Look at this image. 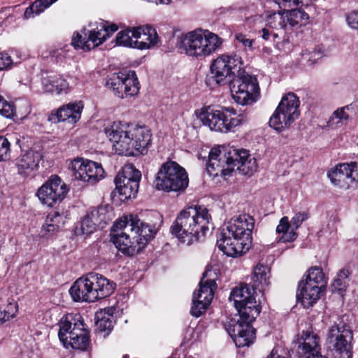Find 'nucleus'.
<instances>
[{"instance_id":"1","label":"nucleus","mask_w":358,"mask_h":358,"mask_svg":"<svg viewBox=\"0 0 358 358\" xmlns=\"http://www.w3.org/2000/svg\"><path fill=\"white\" fill-rule=\"evenodd\" d=\"M254 289L248 285H241L232 289L229 296L238 314L228 318L224 327L238 348L249 346L255 340V329L252 322L260 313L254 296Z\"/></svg>"},{"instance_id":"2","label":"nucleus","mask_w":358,"mask_h":358,"mask_svg":"<svg viewBox=\"0 0 358 358\" xmlns=\"http://www.w3.org/2000/svg\"><path fill=\"white\" fill-rule=\"evenodd\" d=\"M104 132L118 155L136 156L145 154L151 143L152 134L144 126L124 121H114L104 128Z\"/></svg>"},{"instance_id":"3","label":"nucleus","mask_w":358,"mask_h":358,"mask_svg":"<svg viewBox=\"0 0 358 358\" xmlns=\"http://www.w3.org/2000/svg\"><path fill=\"white\" fill-rule=\"evenodd\" d=\"M236 168L243 175H252L257 171V159L246 150H238L234 147L213 148L208 155L206 164L208 173L213 177L226 178L230 176Z\"/></svg>"},{"instance_id":"4","label":"nucleus","mask_w":358,"mask_h":358,"mask_svg":"<svg viewBox=\"0 0 358 358\" xmlns=\"http://www.w3.org/2000/svg\"><path fill=\"white\" fill-rule=\"evenodd\" d=\"M254 218L248 214L239 215L230 219L223 229L217 245L224 254L236 257L250 248Z\"/></svg>"},{"instance_id":"5","label":"nucleus","mask_w":358,"mask_h":358,"mask_svg":"<svg viewBox=\"0 0 358 358\" xmlns=\"http://www.w3.org/2000/svg\"><path fill=\"white\" fill-rule=\"evenodd\" d=\"M210 220L206 208L190 206L180 213L170 231L179 243L190 245L205 236L209 230Z\"/></svg>"},{"instance_id":"6","label":"nucleus","mask_w":358,"mask_h":358,"mask_svg":"<svg viewBox=\"0 0 358 358\" xmlns=\"http://www.w3.org/2000/svg\"><path fill=\"white\" fill-rule=\"evenodd\" d=\"M222 43L217 34L208 29H196L180 36L179 49L187 56L201 60L215 52Z\"/></svg>"},{"instance_id":"7","label":"nucleus","mask_w":358,"mask_h":358,"mask_svg":"<svg viewBox=\"0 0 358 358\" xmlns=\"http://www.w3.org/2000/svg\"><path fill=\"white\" fill-rule=\"evenodd\" d=\"M196 115L203 125L212 131L222 133L231 131L247 120L244 113H237L235 109L230 107L205 106L196 110Z\"/></svg>"},{"instance_id":"8","label":"nucleus","mask_w":358,"mask_h":358,"mask_svg":"<svg viewBox=\"0 0 358 358\" xmlns=\"http://www.w3.org/2000/svg\"><path fill=\"white\" fill-rule=\"evenodd\" d=\"M119 45L148 50L156 46L160 41L156 29L149 25H143L120 31L116 36Z\"/></svg>"},{"instance_id":"9","label":"nucleus","mask_w":358,"mask_h":358,"mask_svg":"<svg viewBox=\"0 0 358 358\" xmlns=\"http://www.w3.org/2000/svg\"><path fill=\"white\" fill-rule=\"evenodd\" d=\"M87 33H76L72 38L71 45L75 49L89 51L101 45L108 37L118 30L115 24L106 21L90 23Z\"/></svg>"},{"instance_id":"10","label":"nucleus","mask_w":358,"mask_h":358,"mask_svg":"<svg viewBox=\"0 0 358 358\" xmlns=\"http://www.w3.org/2000/svg\"><path fill=\"white\" fill-rule=\"evenodd\" d=\"M218 274L216 268H206L199 282V289L193 294L191 314L198 317L201 316L211 303L217 289L216 280Z\"/></svg>"},{"instance_id":"11","label":"nucleus","mask_w":358,"mask_h":358,"mask_svg":"<svg viewBox=\"0 0 358 358\" xmlns=\"http://www.w3.org/2000/svg\"><path fill=\"white\" fill-rule=\"evenodd\" d=\"M188 182L185 170L175 162H168L158 171L155 185L159 190L178 192L184 190Z\"/></svg>"},{"instance_id":"12","label":"nucleus","mask_w":358,"mask_h":358,"mask_svg":"<svg viewBox=\"0 0 358 358\" xmlns=\"http://www.w3.org/2000/svg\"><path fill=\"white\" fill-rule=\"evenodd\" d=\"M299 106L300 101L295 94L284 95L270 117V127L278 131L289 128L300 115Z\"/></svg>"},{"instance_id":"13","label":"nucleus","mask_w":358,"mask_h":358,"mask_svg":"<svg viewBox=\"0 0 358 358\" xmlns=\"http://www.w3.org/2000/svg\"><path fill=\"white\" fill-rule=\"evenodd\" d=\"M58 336L66 348L85 350L89 345V331L83 321L78 320L73 323L69 317H63L59 323Z\"/></svg>"},{"instance_id":"14","label":"nucleus","mask_w":358,"mask_h":358,"mask_svg":"<svg viewBox=\"0 0 358 358\" xmlns=\"http://www.w3.org/2000/svg\"><path fill=\"white\" fill-rule=\"evenodd\" d=\"M243 69L242 58L236 54L222 55L214 59L210 65L212 78L219 85L231 81L232 78Z\"/></svg>"},{"instance_id":"15","label":"nucleus","mask_w":358,"mask_h":358,"mask_svg":"<svg viewBox=\"0 0 358 358\" xmlns=\"http://www.w3.org/2000/svg\"><path fill=\"white\" fill-rule=\"evenodd\" d=\"M133 229L134 227L129 224L127 218L123 216L114 223L111 232V239L116 248L129 256H133L141 250L137 238H133Z\"/></svg>"},{"instance_id":"16","label":"nucleus","mask_w":358,"mask_h":358,"mask_svg":"<svg viewBox=\"0 0 358 358\" xmlns=\"http://www.w3.org/2000/svg\"><path fill=\"white\" fill-rule=\"evenodd\" d=\"M230 90L233 99L237 103L244 106L255 101V97L259 93V85L256 78L245 74L243 69L231 81Z\"/></svg>"},{"instance_id":"17","label":"nucleus","mask_w":358,"mask_h":358,"mask_svg":"<svg viewBox=\"0 0 358 358\" xmlns=\"http://www.w3.org/2000/svg\"><path fill=\"white\" fill-rule=\"evenodd\" d=\"M353 334L346 325L334 324L329 327L326 334V342L330 345L334 355L339 358H352Z\"/></svg>"},{"instance_id":"18","label":"nucleus","mask_w":358,"mask_h":358,"mask_svg":"<svg viewBox=\"0 0 358 358\" xmlns=\"http://www.w3.org/2000/svg\"><path fill=\"white\" fill-rule=\"evenodd\" d=\"M141 173L132 164L124 166L115 178V189L120 200L135 198L138 190Z\"/></svg>"},{"instance_id":"19","label":"nucleus","mask_w":358,"mask_h":358,"mask_svg":"<svg viewBox=\"0 0 358 358\" xmlns=\"http://www.w3.org/2000/svg\"><path fill=\"white\" fill-rule=\"evenodd\" d=\"M106 86L122 99L137 94L140 89L136 74L131 70L114 73L107 80Z\"/></svg>"},{"instance_id":"20","label":"nucleus","mask_w":358,"mask_h":358,"mask_svg":"<svg viewBox=\"0 0 358 358\" xmlns=\"http://www.w3.org/2000/svg\"><path fill=\"white\" fill-rule=\"evenodd\" d=\"M69 169L76 180L94 185L105 177V171L101 164L83 159L71 162Z\"/></svg>"},{"instance_id":"21","label":"nucleus","mask_w":358,"mask_h":358,"mask_svg":"<svg viewBox=\"0 0 358 358\" xmlns=\"http://www.w3.org/2000/svg\"><path fill=\"white\" fill-rule=\"evenodd\" d=\"M320 337L312 329L298 333L294 340L296 352L300 358H320L324 357L321 352Z\"/></svg>"},{"instance_id":"22","label":"nucleus","mask_w":358,"mask_h":358,"mask_svg":"<svg viewBox=\"0 0 358 358\" xmlns=\"http://www.w3.org/2000/svg\"><path fill=\"white\" fill-rule=\"evenodd\" d=\"M67 190L60 178L52 176L38 189L36 194L43 204L52 206L64 199Z\"/></svg>"},{"instance_id":"23","label":"nucleus","mask_w":358,"mask_h":358,"mask_svg":"<svg viewBox=\"0 0 358 358\" xmlns=\"http://www.w3.org/2000/svg\"><path fill=\"white\" fill-rule=\"evenodd\" d=\"M87 275L90 289L93 292L91 293L92 302L108 297L113 294L116 287L113 281L96 273H89Z\"/></svg>"},{"instance_id":"24","label":"nucleus","mask_w":358,"mask_h":358,"mask_svg":"<svg viewBox=\"0 0 358 358\" xmlns=\"http://www.w3.org/2000/svg\"><path fill=\"white\" fill-rule=\"evenodd\" d=\"M83 106V103L80 101L70 102L52 111L48 120L55 123L64 121L76 123L80 119Z\"/></svg>"},{"instance_id":"25","label":"nucleus","mask_w":358,"mask_h":358,"mask_svg":"<svg viewBox=\"0 0 358 358\" xmlns=\"http://www.w3.org/2000/svg\"><path fill=\"white\" fill-rule=\"evenodd\" d=\"M124 217L127 218L129 224L134 227V236L133 238H137L142 250L147 242L155 236L157 233L155 227L141 222L136 215H124Z\"/></svg>"},{"instance_id":"26","label":"nucleus","mask_w":358,"mask_h":358,"mask_svg":"<svg viewBox=\"0 0 358 358\" xmlns=\"http://www.w3.org/2000/svg\"><path fill=\"white\" fill-rule=\"evenodd\" d=\"M324 289L301 280L299 282L296 298L305 308L312 307L320 298Z\"/></svg>"},{"instance_id":"27","label":"nucleus","mask_w":358,"mask_h":358,"mask_svg":"<svg viewBox=\"0 0 358 358\" xmlns=\"http://www.w3.org/2000/svg\"><path fill=\"white\" fill-rule=\"evenodd\" d=\"M350 173L348 163H343L330 169L327 176L334 186L342 189H348L352 187Z\"/></svg>"},{"instance_id":"28","label":"nucleus","mask_w":358,"mask_h":358,"mask_svg":"<svg viewBox=\"0 0 358 358\" xmlns=\"http://www.w3.org/2000/svg\"><path fill=\"white\" fill-rule=\"evenodd\" d=\"M41 159L42 155L38 151L30 150L22 155L16 162L19 174L24 176L29 175L38 169Z\"/></svg>"},{"instance_id":"29","label":"nucleus","mask_w":358,"mask_h":358,"mask_svg":"<svg viewBox=\"0 0 358 358\" xmlns=\"http://www.w3.org/2000/svg\"><path fill=\"white\" fill-rule=\"evenodd\" d=\"M41 85L43 91L47 93L66 94L69 89V83L61 75L55 73L43 76Z\"/></svg>"},{"instance_id":"30","label":"nucleus","mask_w":358,"mask_h":358,"mask_svg":"<svg viewBox=\"0 0 358 358\" xmlns=\"http://www.w3.org/2000/svg\"><path fill=\"white\" fill-rule=\"evenodd\" d=\"M92 292L90 289L87 274L77 279L69 289V294L73 300L77 302H92L91 297Z\"/></svg>"},{"instance_id":"31","label":"nucleus","mask_w":358,"mask_h":358,"mask_svg":"<svg viewBox=\"0 0 358 358\" xmlns=\"http://www.w3.org/2000/svg\"><path fill=\"white\" fill-rule=\"evenodd\" d=\"M357 106L353 103L337 108L328 121V126L338 128L346 124L350 118V114L355 113Z\"/></svg>"},{"instance_id":"32","label":"nucleus","mask_w":358,"mask_h":358,"mask_svg":"<svg viewBox=\"0 0 358 358\" xmlns=\"http://www.w3.org/2000/svg\"><path fill=\"white\" fill-rule=\"evenodd\" d=\"M270 269L264 264H257L253 270L252 287L259 292L264 291L269 285Z\"/></svg>"},{"instance_id":"33","label":"nucleus","mask_w":358,"mask_h":358,"mask_svg":"<svg viewBox=\"0 0 358 358\" xmlns=\"http://www.w3.org/2000/svg\"><path fill=\"white\" fill-rule=\"evenodd\" d=\"M88 213L96 227L100 229H103L113 217L112 208L107 205L92 209Z\"/></svg>"},{"instance_id":"34","label":"nucleus","mask_w":358,"mask_h":358,"mask_svg":"<svg viewBox=\"0 0 358 358\" xmlns=\"http://www.w3.org/2000/svg\"><path fill=\"white\" fill-rule=\"evenodd\" d=\"M113 310L111 308L101 310L95 315L96 328L101 333L108 334L113 327Z\"/></svg>"},{"instance_id":"35","label":"nucleus","mask_w":358,"mask_h":358,"mask_svg":"<svg viewBox=\"0 0 358 358\" xmlns=\"http://www.w3.org/2000/svg\"><path fill=\"white\" fill-rule=\"evenodd\" d=\"M276 233L282 234V236L279 238V241L281 242H291L297 238V234L292 227L287 217H283L280 219L276 227Z\"/></svg>"},{"instance_id":"36","label":"nucleus","mask_w":358,"mask_h":358,"mask_svg":"<svg viewBox=\"0 0 358 358\" xmlns=\"http://www.w3.org/2000/svg\"><path fill=\"white\" fill-rule=\"evenodd\" d=\"M301 280L322 289L324 288L326 284L324 274L322 268L317 266L310 268Z\"/></svg>"},{"instance_id":"37","label":"nucleus","mask_w":358,"mask_h":358,"mask_svg":"<svg viewBox=\"0 0 358 358\" xmlns=\"http://www.w3.org/2000/svg\"><path fill=\"white\" fill-rule=\"evenodd\" d=\"M57 0H36L26 8L24 16L26 19L33 18L42 13Z\"/></svg>"},{"instance_id":"38","label":"nucleus","mask_w":358,"mask_h":358,"mask_svg":"<svg viewBox=\"0 0 358 358\" xmlns=\"http://www.w3.org/2000/svg\"><path fill=\"white\" fill-rule=\"evenodd\" d=\"M18 310V305L15 300H8L7 303H3L2 299L0 298V324L13 318Z\"/></svg>"},{"instance_id":"39","label":"nucleus","mask_w":358,"mask_h":358,"mask_svg":"<svg viewBox=\"0 0 358 358\" xmlns=\"http://www.w3.org/2000/svg\"><path fill=\"white\" fill-rule=\"evenodd\" d=\"M26 106L24 113L19 117L14 105L7 102L2 96L0 95V114L7 118L16 117L17 118L22 119L25 117L30 112L28 104H26Z\"/></svg>"},{"instance_id":"40","label":"nucleus","mask_w":358,"mask_h":358,"mask_svg":"<svg viewBox=\"0 0 358 358\" xmlns=\"http://www.w3.org/2000/svg\"><path fill=\"white\" fill-rule=\"evenodd\" d=\"M323 57V52L320 48L303 50L301 53L299 62L303 66H310Z\"/></svg>"},{"instance_id":"41","label":"nucleus","mask_w":358,"mask_h":358,"mask_svg":"<svg viewBox=\"0 0 358 358\" xmlns=\"http://www.w3.org/2000/svg\"><path fill=\"white\" fill-rule=\"evenodd\" d=\"M350 274V272L347 268H343L338 273L331 285L334 292L343 294L347 287Z\"/></svg>"},{"instance_id":"42","label":"nucleus","mask_w":358,"mask_h":358,"mask_svg":"<svg viewBox=\"0 0 358 358\" xmlns=\"http://www.w3.org/2000/svg\"><path fill=\"white\" fill-rule=\"evenodd\" d=\"M97 229L93 219H91L90 215L87 213L83 219L75 228V234L77 236L88 235L92 234Z\"/></svg>"},{"instance_id":"43","label":"nucleus","mask_w":358,"mask_h":358,"mask_svg":"<svg viewBox=\"0 0 358 358\" xmlns=\"http://www.w3.org/2000/svg\"><path fill=\"white\" fill-rule=\"evenodd\" d=\"M67 219L66 213L63 210L57 208L51 210L46 217V222L50 224H54V227L58 230L63 227Z\"/></svg>"},{"instance_id":"44","label":"nucleus","mask_w":358,"mask_h":358,"mask_svg":"<svg viewBox=\"0 0 358 358\" xmlns=\"http://www.w3.org/2000/svg\"><path fill=\"white\" fill-rule=\"evenodd\" d=\"M10 157V143L8 140L0 136V162L6 161Z\"/></svg>"},{"instance_id":"45","label":"nucleus","mask_w":358,"mask_h":358,"mask_svg":"<svg viewBox=\"0 0 358 358\" xmlns=\"http://www.w3.org/2000/svg\"><path fill=\"white\" fill-rule=\"evenodd\" d=\"M308 214L306 213L299 212L294 215L291 220V225L294 231L301 226L303 221L308 219Z\"/></svg>"},{"instance_id":"46","label":"nucleus","mask_w":358,"mask_h":358,"mask_svg":"<svg viewBox=\"0 0 358 358\" xmlns=\"http://www.w3.org/2000/svg\"><path fill=\"white\" fill-rule=\"evenodd\" d=\"M345 20L351 29L358 30V10H353L348 13Z\"/></svg>"},{"instance_id":"47","label":"nucleus","mask_w":358,"mask_h":358,"mask_svg":"<svg viewBox=\"0 0 358 358\" xmlns=\"http://www.w3.org/2000/svg\"><path fill=\"white\" fill-rule=\"evenodd\" d=\"M58 229L54 227V224L48 223L46 221L41 227L39 235L42 238H48L57 232Z\"/></svg>"},{"instance_id":"48","label":"nucleus","mask_w":358,"mask_h":358,"mask_svg":"<svg viewBox=\"0 0 358 358\" xmlns=\"http://www.w3.org/2000/svg\"><path fill=\"white\" fill-rule=\"evenodd\" d=\"M350 166V177L352 179V187L357 186L358 185V163L351 162L348 164Z\"/></svg>"},{"instance_id":"49","label":"nucleus","mask_w":358,"mask_h":358,"mask_svg":"<svg viewBox=\"0 0 358 358\" xmlns=\"http://www.w3.org/2000/svg\"><path fill=\"white\" fill-rule=\"evenodd\" d=\"M12 64L13 61L8 54L0 52V71L10 67Z\"/></svg>"},{"instance_id":"50","label":"nucleus","mask_w":358,"mask_h":358,"mask_svg":"<svg viewBox=\"0 0 358 358\" xmlns=\"http://www.w3.org/2000/svg\"><path fill=\"white\" fill-rule=\"evenodd\" d=\"M236 39L245 48H251L252 46L253 41L246 38V36L243 34H236Z\"/></svg>"},{"instance_id":"51","label":"nucleus","mask_w":358,"mask_h":358,"mask_svg":"<svg viewBox=\"0 0 358 358\" xmlns=\"http://www.w3.org/2000/svg\"><path fill=\"white\" fill-rule=\"evenodd\" d=\"M262 37L266 40V41H268L270 39V37L271 36V33L266 28H264L262 30Z\"/></svg>"},{"instance_id":"52","label":"nucleus","mask_w":358,"mask_h":358,"mask_svg":"<svg viewBox=\"0 0 358 358\" xmlns=\"http://www.w3.org/2000/svg\"><path fill=\"white\" fill-rule=\"evenodd\" d=\"M266 358H285L283 356H281L277 353L275 350H273L269 355H268Z\"/></svg>"},{"instance_id":"53","label":"nucleus","mask_w":358,"mask_h":358,"mask_svg":"<svg viewBox=\"0 0 358 358\" xmlns=\"http://www.w3.org/2000/svg\"><path fill=\"white\" fill-rule=\"evenodd\" d=\"M20 139H17V141H16L17 144L20 145Z\"/></svg>"},{"instance_id":"54","label":"nucleus","mask_w":358,"mask_h":358,"mask_svg":"<svg viewBox=\"0 0 358 358\" xmlns=\"http://www.w3.org/2000/svg\"><path fill=\"white\" fill-rule=\"evenodd\" d=\"M123 358H128L127 355L124 356Z\"/></svg>"},{"instance_id":"55","label":"nucleus","mask_w":358,"mask_h":358,"mask_svg":"<svg viewBox=\"0 0 358 358\" xmlns=\"http://www.w3.org/2000/svg\"><path fill=\"white\" fill-rule=\"evenodd\" d=\"M320 358H327V357H320Z\"/></svg>"}]
</instances>
